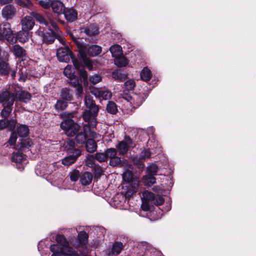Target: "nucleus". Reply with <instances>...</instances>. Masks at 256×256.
<instances>
[{"instance_id": "29", "label": "nucleus", "mask_w": 256, "mask_h": 256, "mask_svg": "<svg viewBox=\"0 0 256 256\" xmlns=\"http://www.w3.org/2000/svg\"><path fill=\"white\" fill-rule=\"evenodd\" d=\"M86 150L90 153L94 152L97 148V144L94 139H88L86 144Z\"/></svg>"}, {"instance_id": "51", "label": "nucleus", "mask_w": 256, "mask_h": 256, "mask_svg": "<svg viewBox=\"0 0 256 256\" xmlns=\"http://www.w3.org/2000/svg\"><path fill=\"white\" fill-rule=\"evenodd\" d=\"M138 156H136L134 158V164L138 167L140 171H142L145 167L144 163L140 160Z\"/></svg>"}, {"instance_id": "30", "label": "nucleus", "mask_w": 256, "mask_h": 256, "mask_svg": "<svg viewBox=\"0 0 256 256\" xmlns=\"http://www.w3.org/2000/svg\"><path fill=\"white\" fill-rule=\"evenodd\" d=\"M82 30V32L88 36L95 35L98 32L97 26L94 24H90L88 27L83 28Z\"/></svg>"}, {"instance_id": "9", "label": "nucleus", "mask_w": 256, "mask_h": 256, "mask_svg": "<svg viewBox=\"0 0 256 256\" xmlns=\"http://www.w3.org/2000/svg\"><path fill=\"white\" fill-rule=\"evenodd\" d=\"M58 162H55L49 165L44 163H40L36 166V172L40 176L48 175L50 174L54 170H56L55 167L57 166Z\"/></svg>"}, {"instance_id": "1", "label": "nucleus", "mask_w": 256, "mask_h": 256, "mask_svg": "<svg viewBox=\"0 0 256 256\" xmlns=\"http://www.w3.org/2000/svg\"><path fill=\"white\" fill-rule=\"evenodd\" d=\"M57 244L50 246V250L52 252L51 256H78V253L69 246L68 242L62 235L56 237Z\"/></svg>"}, {"instance_id": "36", "label": "nucleus", "mask_w": 256, "mask_h": 256, "mask_svg": "<svg viewBox=\"0 0 256 256\" xmlns=\"http://www.w3.org/2000/svg\"><path fill=\"white\" fill-rule=\"evenodd\" d=\"M17 132L20 137L27 136L29 132L28 126L25 124H21L17 128Z\"/></svg>"}, {"instance_id": "14", "label": "nucleus", "mask_w": 256, "mask_h": 256, "mask_svg": "<svg viewBox=\"0 0 256 256\" xmlns=\"http://www.w3.org/2000/svg\"><path fill=\"white\" fill-rule=\"evenodd\" d=\"M22 30L23 31L30 30H32L34 24L33 18L31 16H26L21 20Z\"/></svg>"}, {"instance_id": "60", "label": "nucleus", "mask_w": 256, "mask_h": 256, "mask_svg": "<svg viewBox=\"0 0 256 256\" xmlns=\"http://www.w3.org/2000/svg\"><path fill=\"white\" fill-rule=\"evenodd\" d=\"M122 177L124 180L125 181L127 182V184H128L130 182L134 179L132 178V174L129 170L126 171L124 172L122 174Z\"/></svg>"}, {"instance_id": "8", "label": "nucleus", "mask_w": 256, "mask_h": 256, "mask_svg": "<svg viewBox=\"0 0 256 256\" xmlns=\"http://www.w3.org/2000/svg\"><path fill=\"white\" fill-rule=\"evenodd\" d=\"M16 91L10 92L8 90H5L0 93V104L3 106H12L16 100Z\"/></svg>"}, {"instance_id": "56", "label": "nucleus", "mask_w": 256, "mask_h": 256, "mask_svg": "<svg viewBox=\"0 0 256 256\" xmlns=\"http://www.w3.org/2000/svg\"><path fill=\"white\" fill-rule=\"evenodd\" d=\"M78 238L81 243L84 244L88 238V235L85 232H80L78 234Z\"/></svg>"}, {"instance_id": "6", "label": "nucleus", "mask_w": 256, "mask_h": 256, "mask_svg": "<svg viewBox=\"0 0 256 256\" xmlns=\"http://www.w3.org/2000/svg\"><path fill=\"white\" fill-rule=\"evenodd\" d=\"M53 28L50 26V29L48 28L40 26L37 30V34L42 37L43 42L50 44H52L56 39L55 32Z\"/></svg>"}, {"instance_id": "19", "label": "nucleus", "mask_w": 256, "mask_h": 256, "mask_svg": "<svg viewBox=\"0 0 256 256\" xmlns=\"http://www.w3.org/2000/svg\"><path fill=\"white\" fill-rule=\"evenodd\" d=\"M30 15L32 18H34L40 24H44L46 28H48L50 29V19H52L50 16H48V20H46L40 14L35 12H31Z\"/></svg>"}, {"instance_id": "62", "label": "nucleus", "mask_w": 256, "mask_h": 256, "mask_svg": "<svg viewBox=\"0 0 256 256\" xmlns=\"http://www.w3.org/2000/svg\"><path fill=\"white\" fill-rule=\"evenodd\" d=\"M16 139V134L14 132H12L8 140V143L10 144V145H14V144H15Z\"/></svg>"}, {"instance_id": "48", "label": "nucleus", "mask_w": 256, "mask_h": 256, "mask_svg": "<svg viewBox=\"0 0 256 256\" xmlns=\"http://www.w3.org/2000/svg\"><path fill=\"white\" fill-rule=\"evenodd\" d=\"M12 106H5L1 112V116L5 119L9 116L12 111Z\"/></svg>"}, {"instance_id": "54", "label": "nucleus", "mask_w": 256, "mask_h": 256, "mask_svg": "<svg viewBox=\"0 0 256 256\" xmlns=\"http://www.w3.org/2000/svg\"><path fill=\"white\" fill-rule=\"evenodd\" d=\"M124 86L128 90H130L134 88L136 84L134 80H129L124 82Z\"/></svg>"}, {"instance_id": "20", "label": "nucleus", "mask_w": 256, "mask_h": 256, "mask_svg": "<svg viewBox=\"0 0 256 256\" xmlns=\"http://www.w3.org/2000/svg\"><path fill=\"white\" fill-rule=\"evenodd\" d=\"M18 96V100L22 102L27 103L32 98V95L28 92L21 90L16 91V98Z\"/></svg>"}, {"instance_id": "27", "label": "nucleus", "mask_w": 256, "mask_h": 256, "mask_svg": "<svg viewBox=\"0 0 256 256\" xmlns=\"http://www.w3.org/2000/svg\"><path fill=\"white\" fill-rule=\"evenodd\" d=\"M110 50L114 58H117L122 56V47L118 44H114L110 46Z\"/></svg>"}, {"instance_id": "37", "label": "nucleus", "mask_w": 256, "mask_h": 256, "mask_svg": "<svg viewBox=\"0 0 256 256\" xmlns=\"http://www.w3.org/2000/svg\"><path fill=\"white\" fill-rule=\"evenodd\" d=\"M140 78L144 81H148L152 78L151 71L148 68H144L140 72Z\"/></svg>"}, {"instance_id": "33", "label": "nucleus", "mask_w": 256, "mask_h": 256, "mask_svg": "<svg viewBox=\"0 0 256 256\" xmlns=\"http://www.w3.org/2000/svg\"><path fill=\"white\" fill-rule=\"evenodd\" d=\"M85 66L88 68L90 70H93V64L92 62L86 56L85 53L80 52V56L79 57Z\"/></svg>"}, {"instance_id": "13", "label": "nucleus", "mask_w": 256, "mask_h": 256, "mask_svg": "<svg viewBox=\"0 0 256 256\" xmlns=\"http://www.w3.org/2000/svg\"><path fill=\"white\" fill-rule=\"evenodd\" d=\"M16 14V8L10 4L4 6L2 10V15L6 20L12 19Z\"/></svg>"}, {"instance_id": "24", "label": "nucleus", "mask_w": 256, "mask_h": 256, "mask_svg": "<svg viewBox=\"0 0 256 256\" xmlns=\"http://www.w3.org/2000/svg\"><path fill=\"white\" fill-rule=\"evenodd\" d=\"M92 178V174L90 172H84L80 178V182L82 185L88 186L91 183Z\"/></svg>"}, {"instance_id": "50", "label": "nucleus", "mask_w": 256, "mask_h": 256, "mask_svg": "<svg viewBox=\"0 0 256 256\" xmlns=\"http://www.w3.org/2000/svg\"><path fill=\"white\" fill-rule=\"evenodd\" d=\"M95 158L93 155H88L86 157V165L90 168H95Z\"/></svg>"}, {"instance_id": "22", "label": "nucleus", "mask_w": 256, "mask_h": 256, "mask_svg": "<svg viewBox=\"0 0 256 256\" xmlns=\"http://www.w3.org/2000/svg\"><path fill=\"white\" fill-rule=\"evenodd\" d=\"M138 186V180L137 179H133L132 180L127 184L128 186L127 194L128 195L132 194L136 192Z\"/></svg>"}, {"instance_id": "57", "label": "nucleus", "mask_w": 256, "mask_h": 256, "mask_svg": "<svg viewBox=\"0 0 256 256\" xmlns=\"http://www.w3.org/2000/svg\"><path fill=\"white\" fill-rule=\"evenodd\" d=\"M121 163L120 158L118 156H116L114 158H112L110 159V164L113 166H116Z\"/></svg>"}, {"instance_id": "18", "label": "nucleus", "mask_w": 256, "mask_h": 256, "mask_svg": "<svg viewBox=\"0 0 256 256\" xmlns=\"http://www.w3.org/2000/svg\"><path fill=\"white\" fill-rule=\"evenodd\" d=\"M50 26L55 31L56 38L60 43L65 45V39L60 36L61 32L59 30L56 21L54 20L50 19Z\"/></svg>"}, {"instance_id": "31", "label": "nucleus", "mask_w": 256, "mask_h": 256, "mask_svg": "<svg viewBox=\"0 0 256 256\" xmlns=\"http://www.w3.org/2000/svg\"><path fill=\"white\" fill-rule=\"evenodd\" d=\"M78 14L76 10L70 9L64 12V16L67 20L72 22L77 18Z\"/></svg>"}, {"instance_id": "2", "label": "nucleus", "mask_w": 256, "mask_h": 256, "mask_svg": "<svg viewBox=\"0 0 256 256\" xmlns=\"http://www.w3.org/2000/svg\"><path fill=\"white\" fill-rule=\"evenodd\" d=\"M84 104L88 109L84 111L82 117L84 120L88 122V124H86L84 127L88 125L90 128H94L98 123L96 116L99 110L98 106L95 104L92 99L88 96H85Z\"/></svg>"}, {"instance_id": "53", "label": "nucleus", "mask_w": 256, "mask_h": 256, "mask_svg": "<svg viewBox=\"0 0 256 256\" xmlns=\"http://www.w3.org/2000/svg\"><path fill=\"white\" fill-rule=\"evenodd\" d=\"M102 80V77L98 74L91 76L89 77V80L94 84L98 83Z\"/></svg>"}, {"instance_id": "49", "label": "nucleus", "mask_w": 256, "mask_h": 256, "mask_svg": "<svg viewBox=\"0 0 256 256\" xmlns=\"http://www.w3.org/2000/svg\"><path fill=\"white\" fill-rule=\"evenodd\" d=\"M158 170V168L157 166L155 164H152L148 166L146 170V174H152V176H154L155 174H156Z\"/></svg>"}, {"instance_id": "46", "label": "nucleus", "mask_w": 256, "mask_h": 256, "mask_svg": "<svg viewBox=\"0 0 256 256\" xmlns=\"http://www.w3.org/2000/svg\"><path fill=\"white\" fill-rule=\"evenodd\" d=\"M87 136L84 132L78 133L76 136V140L78 144H84L86 140Z\"/></svg>"}, {"instance_id": "25", "label": "nucleus", "mask_w": 256, "mask_h": 256, "mask_svg": "<svg viewBox=\"0 0 256 256\" xmlns=\"http://www.w3.org/2000/svg\"><path fill=\"white\" fill-rule=\"evenodd\" d=\"M33 145V142L30 138L23 140L20 143L19 149L21 151L26 152Z\"/></svg>"}, {"instance_id": "21", "label": "nucleus", "mask_w": 256, "mask_h": 256, "mask_svg": "<svg viewBox=\"0 0 256 256\" xmlns=\"http://www.w3.org/2000/svg\"><path fill=\"white\" fill-rule=\"evenodd\" d=\"M4 28L5 30H8L6 32L4 38L10 43L13 44L16 42L18 38L15 36L10 28V24H6Z\"/></svg>"}, {"instance_id": "7", "label": "nucleus", "mask_w": 256, "mask_h": 256, "mask_svg": "<svg viewBox=\"0 0 256 256\" xmlns=\"http://www.w3.org/2000/svg\"><path fill=\"white\" fill-rule=\"evenodd\" d=\"M135 146V144L132 139L128 136H126L124 140L118 144L116 149L120 155H124L127 153L130 148Z\"/></svg>"}, {"instance_id": "52", "label": "nucleus", "mask_w": 256, "mask_h": 256, "mask_svg": "<svg viewBox=\"0 0 256 256\" xmlns=\"http://www.w3.org/2000/svg\"><path fill=\"white\" fill-rule=\"evenodd\" d=\"M116 149L114 148H108L105 152L106 156V158H108L111 159L112 158H114L116 156L117 151Z\"/></svg>"}, {"instance_id": "28", "label": "nucleus", "mask_w": 256, "mask_h": 256, "mask_svg": "<svg viewBox=\"0 0 256 256\" xmlns=\"http://www.w3.org/2000/svg\"><path fill=\"white\" fill-rule=\"evenodd\" d=\"M102 52V47L98 45H92L88 49V54L92 56H98Z\"/></svg>"}, {"instance_id": "15", "label": "nucleus", "mask_w": 256, "mask_h": 256, "mask_svg": "<svg viewBox=\"0 0 256 256\" xmlns=\"http://www.w3.org/2000/svg\"><path fill=\"white\" fill-rule=\"evenodd\" d=\"M16 120L14 118L10 120H0V129L2 130L6 128H8L10 130H14L16 128Z\"/></svg>"}, {"instance_id": "3", "label": "nucleus", "mask_w": 256, "mask_h": 256, "mask_svg": "<svg viewBox=\"0 0 256 256\" xmlns=\"http://www.w3.org/2000/svg\"><path fill=\"white\" fill-rule=\"evenodd\" d=\"M60 117L63 120L60 124V127L66 134L68 136H75L80 130V126L72 119L74 113L66 112L60 114Z\"/></svg>"}, {"instance_id": "42", "label": "nucleus", "mask_w": 256, "mask_h": 256, "mask_svg": "<svg viewBox=\"0 0 256 256\" xmlns=\"http://www.w3.org/2000/svg\"><path fill=\"white\" fill-rule=\"evenodd\" d=\"M68 106V102L61 100H58L54 108L58 111L64 110Z\"/></svg>"}, {"instance_id": "4", "label": "nucleus", "mask_w": 256, "mask_h": 256, "mask_svg": "<svg viewBox=\"0 0 256 256\" xmlns=\"http://www.w3.org/2000/svg\"><path fill=\"white\" fill-rule=\"evenodd\" d=\"M56 56L58 60L61 62H68L71 58L75 68L80 67V62L74 58L72 52L67 46L60 48L57 50Z\"/></svg>"}, {"instance_id": "43", "label": "nucleus", "mask_w": 256, "mask_h": 256, "mask_svg": "<svg viewBox=\"0 0 256 256\" xmlns=\"http://www.w3.org/2000/svg\"><path fill=\"white\" fill-rule=\"evenodd\" d=\"M74 42L76 45L80 48L79 51V57L80 56V52H82L84 53V50L86 48L85 44L84 43L82 40L80 38H76L74 39Z\"/></svg>"}, {"instance_id": "40", "label": "nucleus", "mask_w": 256, "mask_h": 256, "mask_svg": "<svg viewBox=\"0 0 256 256\" xmlns=\"http://www.w3.org/2000/svg\"><path fill=\"white\" fill-rule=\"evenodd\" d=\"M106 110L111 114H116L118 112L117 106L114 102L108 101L106 106Z\"/></svg>"}, {"instance_id": "45", "label": "nucleus", "mask_w": 256, "mask_h": 256, "mask_svg": "<svg viewBox=\"0 0 256 256\" xmlns=\"http://www.w3.org/2000/svg\"><path fill=\"white\" fill-rule=\"evenodd\" d=\"M64 74L68 78L74 77V72L72 66L68 65L64 69Z\"/></svg>"}, {"instance_id": "23", "label": "nucleus", "mask_w": 256, "mask_h": 256, "mask_svg": "<svg viewBox=\"0 0 256 256\" xmlns=\"http://www.w3.org/2000/svg\"><path fill=\"white\" fill-rule=\"evenodd\" d=\"M12 52L14 56L18 58H22L26 54L25 50L18 44H15L13 46Z\"/></svg>"}, {"instance_id": "35", "label": "nucleus", "mask_w": 256, "mask_h": 256, "mask_svg": "<svg viewBox=\"0 0 256 256\" xmlns=\"http://www.w3.org/2000/svg\"><path fill=\"white\" fill-rule=\"evenodd\" d=\"M112 76L118 82H122L126 78V74L122 73L120 70H114L112 73Z\"/></svg>"}, {"instance_id": "16", "label": "nucleus", "mask_w": 256, "mask_h": 256, "mask_svg": "<svg viewBox=\"0 0 256 256\" xmlns=\"http://www.w3.org/2000/svg\"><path fill=\"white\" fill-rule=\"evenodd\" d=\"M51 8L53 12L58 14H63L65 10L64 4L58 0L51 2Z\"/></svg>"}, {"instance_id": "17", "label": "nucleus", "mask_w": 256, "mask_h": 256, "mask_svg": "<svg viewBox=\"0 0 256 256\" xmlns=\"http://www.w3.org/2000/svg\"><path fill=\"white\" fill-rule=\"evenodd\" d=\"M144 100L143 94H132L130 96L129 102L134 107H138L142 104Z\"/></svg>"}, {"instance_id": "64", "label": "nucleus", "mask_w": 256, "mask_h": 256, "mask_svg": "<svg viewBox=\"0 0 256 256\" xmlns=\"http://www.w3.org/2000/svg\"><path fill=\"white\" fill-rule=\"evenodd\" d=\"M27 78V75L26 73L22 72L20 74V76L18 78V80L20 82H24Z\"/></svg>"}, {"instance_id": "5", "label": "nucleus", "mask_w": 256, "mask_h": 256, "mask_svg": "<svg viewBox=\"0 0 256 256\" xmlns=\"http://www.w3.org/2000/svg\"><path fill=\"white\" fill-rule=\"evenodd\" d=\"M69 148L68 150V156L62 160V164L64 166H70L74 164L78 158L81 154V151L74 148V143L72 141L68 142Z\"/></svg>"}, {"instance_id": "41", "label": "nucleus", "mask_w": 256, "mask_h": 256, "mask_svg": "<svg viewBox=\"0 0 256 256\" xmlns=\"http://www.w3.org/2000/svg\"><path fill=\"white\" fill-rule=\"evenodd\" d=\"M17 38L19 42L24 43L28 41L29 39L28 32L26 31L20 32L18 34Z\"/></svg>"}, {"instance_id": "59", "label": "nucleus", "mask_w": 256, "mask_h": 256, "mask_svg": "<svg viewBox=\"0 0 256 256\" xmlns=\"http://www.w3.org/2000/svg\"><path fill=\"white\" fill-rule=\"evenodd\" d=\"M6 24H10L8 22H4L2 24L0 25V40H3L4 39L6 33L8 30H5L4 28Z\"/></svg>"}, {"instance_id": "10", "label": "nucleus", "mask_w": 256, "mask_h": 256, "mask_svg": "<svg viewBox=\"0 0 256 256\" xmlns=\"http://www.w3.org/2000/svg\"><path fill=\"white\" fill-rule=\"evenodd\" d=\"M143 198L146 201L150 202L156 205L159 206L162 204L164 200V198L160 195H155L152 192L148 190H144L142 192Z\"/></svg>"}, {"instance_id": "55", "label": "nucleus", "mask_w": 256, "mask_h": 256, "mask_svg": "<svg viewBox=\"0 0 256 256\" xmlns=\"http://www.w3.org/2000/svg\"><path fill=\"white\" fill-rule=\"evenodd\" d=\"M70 179L72 182H76L79 176H80V172L78 170H74L72 172H70L69 174Z\"/></svg>"}, {"instance_id": "38", "label": "nucleus", "mask_w": 256, "mask_h": 256, "mask_svg": "<svg viewBox=\"0 0 256 256\" xmlns=\"http://www.w3.org/2000/svg\"><path fill=\"white\" fill-rule=\"evenodd\" d=\"M60 96L61 98L65 100L70 101L72 100V95L67 88H64L62 90Z\"/></svg>"}, {"instance_id": "47", "label": "nucleus", "mask_w": 256, "mask_h": 256, "mask_svg": "<svg viewBox=\"0 0 256 256\" xmlns=\"http://www.w3.org/2000/svg\"><path fill=\"white\" fill-rule=\"evenodd\" d=\"M82 68V64L80 63V68H76V69L80 70V76L83 78L84 84H88V74Z\"/></svg>"}, {"instance_id": "61", "label": "nucleus", "mask_w": 256, "mask_h": 256, "mask_svg": "<svg viewBox=\"0 0 256 256\" xmlns=\"http://www.w3.org/2000/svg\"><path fill=\"white\" fill-rule=\"evenodd\" d=\"M69 78L70 80V83L72 86L75 87L80 84L78 77L75 75L74 77Z\"/></svg>"}, {"instance_id": "32", "label": "nucleus", "mask_w": 256, "mask_h": 256, "mask_svg": "<svg viewBox=\"0 0 256 256\" xmlns=\"http://www.w3.org/2000/svg\"><path fill=\"white\" fill-rule=\"evenodd\" d=\"M124 248L123 244L121 242H116L112 245L111 252L112 254L118 255Z\"/></svg>"}, {"instance_id": "39", "label": "nucleus", "mask_w": 256, "mask_h": 256, "mask_svg": "<svg viewBox=\"0 0 256 256\" xmlns=\"http://www.w3.org/2000/svg\"><path fill=\"white\" fill-rule=\"evenodd\" d=\"M114 64L118 67H124L128 64V60L124 56H121L115 58Z\"/></svg>"}, {"instance_id": "63", "label": "nucleus", "mask_w": 256, "mask_h": 256, "mask_svg": "<svg viewBox=\"0 0 256 256\" xmlns=\"http://www.w3.org/2000/svg\"><path fill=\"white\" fill-rule=\"evenodd\" d=\"M40 5L44 8L47 9L51 7V2L40 0Z\"/></svg>"}, {"instance_id": "26", "label": "nucleus", "mask_w": 256, "mask_h": 256, "mask_svg": "<svg viewBox=\"0 0 256 256\" xmlns=\"http://www.w3.org/2000/svg\"><path fill=\"white\" fill-rule=\"evenodd\" d=\"M10 68L8 62L4 60L0 62V75H8L10 73Z\"/></svg>"}, {"instance_id": "58", "label": "nucleus", "mask_w": 256, "mask_h": 256, "mask_svg": "<svg viewBox=\"0 0 256 256\" xmlns=\"http://www.w3.org/2000/svg\"><path fill=\"white\" fill-rule=\"evenodd\" d=\"M94 156L95 159L100 162H105L107 160L106 152L104 153H96Z\"/></svg>"}, {"instance_id": "34", "label": "nucleus", "mask_w": 256, "mask_h": 256, "mask_svg": "<svg viewBox=\"0 0 256 256\" xmlns=\"http://www.w3.org/2000/svg\"><path fill=\"white\" fill-rule=\"evenodd\" d=\"M142 182L144 185L150 186L156 182V178L154 176L146 174L143 177Z\"/></svg>"}, {"instance_id": "12", "label": "nucleus", "mask_w": 256, "mask_h": 256, "mask_svg": "<svg viewBox=\"0 0 256 256\" xmlns=\"http://www.w3.org/2000/svg\"><path fill=\"white\" fill-rule=\"evenodd\" d=\"M12 160L16 164V168L19 170L22 171L24 170L26 158L22 153L19 152H14L12 157Z\"/></svg>"}, {"instance_id": "44", "label": "nucleus", "mask_w": 256, "mask_h": 256, "mask_svg": "<svg viewBox=\"0 0 256 256\" xmlns=\"http://www.w3.org/2000/svg\"><path fill=\"white\" fill-rule=\"evenodd\" d=\"M151 153L149 149L144 148L138 155V158L140 160H146L150 158Z\"/></svg>"}, {"instance_id": "11", "label": "nucleus", "mask_w": 256, "mask_h": 256, "mask_svg": "<svg viewBox=\"0 0 256 256\" xmlns=\"http://www.w3.org/2000/svg\"><path fill=\"white\" fill-rule=\"evenodd\" d=\"M91 92L92 94L100 100H108L112 96V92L108 89L102 90L99 88H94Z\"/></svg>"}]
</instances>
